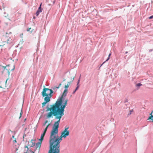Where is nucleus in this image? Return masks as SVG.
<instances>
[{
	"mask_svg": "<svg viewBox=\"0 0 153 153\" xmlns=\"http://www.w3.org/2000/svg\"><path fill=\"white\" fill-rule=\"evenodd\" d=\"M50 125V123H48L47 125V126H46V128H45V129H44V131H43V132L44 133H46V132L47 131V130L48 129V127H49V126Z\"/></svg>",
	"mask_w": 153,
	"mask_h": 153,
	"instance_id": "nucleus-12",
	"label": "nucleus"
},
{
	"mask_svg": "<svg viewBox=\"0 0 153 153\" xmlns=\"http://www.w3.org/2000/svg\"><path fill=\"white\" fill-rule=\"evenodd\" d=\"M2 88L1 86H0V88Z\"/></svg>",
	"mask_w": 153,
	"mask_h": 153,
	"instance_id": "nucleus-32",
	"label": "nucleus"
},
{
	"mask_svg": "<svg viewBox=\"0 0 153 153\" xmlns=\"http://www.w3.org/2000/svg\"><path fill=\"white\" fill-rule=\"evenodd\" d=\"M41 5L42 3H41L40 5V6L39 7L38 10H37L38 11H40V12H41L42 11V9L41 8Z\"/></svg>",
	"mask_w": 153,
	"mask_h": 153,
	"instance_id": "nucleus-16",
	"label": "nucleus"
},
{
	"mask_svg": "<svg viewBox=\"0 0 153 153\" xmlns=\"http://www.w3.org/2000/svg\"><path fill=\"white\" fill-rule=\"evenodd\" d=\"M9 131H11V130H9Z\"/></svg>",
	"mask_w": 153,
	"mask_h": 153,
	"instance_id": "nucleus-33",
	"label": "nucleus"
},
{
	"mask_svg": "<svg viewBox=\"0 0 153 153\" xmlns=\"http://www.w3.org/2000/svg\"><path fill=\"white\" fill-rule=\"evenodd\" d=\"M70 84L71 82H68L67 84L65 85V87L66 88L65 89H67V88H68L69 85Z\"/></svg>",
	"mask_w": 153,
	"mask_h": 153,
	"instance_id": "nucleus-15",
	"label": "nucleus"
},
{
	"mask_svg": "<svg viewBox=\"0 0 153 153\" xmlns=\"http://www.w3.org/2000/svg\"><path fill=\"white\" fill-rule=\"evenodd\" d=\"M111 55V53H110V54H109V55H108V59L106 60V61H108V59H109V57H110V56Z\"/></svg>",
	"mask_w": 153,
	"mask_h": 153,
	"instance_id": "nucleus-23",
	"label": "nucleus"
},
{
	"mask_svg": "<svg viewBox=\"0 0 153 153\" xmlns=\"http://www.w3.org/2000/svg\"><path fill=\"white\" fill-rule=\"evenodd\" d=\"M46 124H45V123H43V125H42V126L43 127V126H45Z\"/></svg>",
	"mask_w": 153,
	"mask_h": 153,
	"instance_id": "nucleus-27",
	"label": "nucleus"
},
{
	"mask_svg": "<svg viewBox=\"0 0 153 153\" xmlns=\"http://www.w3.org/2000/svg\"><path fill=\"white\" fill-rule=\"evenodd\" d=\"M19 145H18V147H17V148H16V150H18V148H19Z\"/></svg>",
	"mask_w": 153,
	"mask_h": 153,
	"instance_id": "nucleus-29",
	"label": "nucleus"
},
{
	"mask_svg": "<svg viewBox=\"0 0 153 153\" xmlns=\"http://www.w3.org/2000/svg\"><path fill=\"white\" fill-rule=\"evenodd\" d=\"M62 97H61L60 99L58 100L56 102L52 105H50V107H47L46 111H50L47 115V117L49 118L53 117V115L59 116V117L61 118L64 115V109L67 105L68 102V100H65V103L62 105L60 106L62 103Z\"/></svg>",
	"mask_w": 153,
	"mask_h": 153,
	"instance_id": "nucleus-1",
	"label": "nucleus"
},
{
	"mask_svg": "<svg viewBox=\"0 0 153 153\" xmlns=\"http://www.w3.org/2000/svg\"><path fill=\"white\" fill-rule=\"evenodd\" d=\"M35 140H32L29 143V145L31 147H33L35 145Z\"/></svg>",
	"mask_w": 153,
	"mask_h": 153,
	"instance_id": "nucleus-7",
	"label": "nucleus"
},
{
	"mask_svg": "<svg viewBox=\"0 0 153 153\" xmlns=\"http://www.w3.org/2000/svg\"><path fill=\"white\" fill-rule=\"evenodd\" d=\"M76 91H75V90L74 91V92H73V94H74Z\"/></svg>",
	"mask_w": 153,
	"mask_h": 153,
	"instance_id": "nucleus-30",
	"label": "nucleus"
},
{
	"mask_svg": "<svg viewBox=\"0 0 153 153\" xmlns=\"http://www.w3.org/2000/svg\"><path fill=\"white\" fill-rule=\"evenodd\" d=\"M53 92V91L52 89L45 88L42 92V95L43 97H47L50 100L52 96V94Z\"/></svg>",
	"mask_w": 153,
	"mask_h": 153,
	"instance_id": "nucleus-4",
	"label": "nucleus"
},
{
	"mask_svg": "<svg viewBox=\"0 0 153 153\" xmlns=\"http://www.w3.org/2000/svg\"><path fill=\"white\" fill-rule=\"evenodd\" d=\"M31 29V27H30V28H28L27 29V31H29Z\"/></svg>",
	"mask_w": 153,
	"mask_h": 153,
	"instance_id": "nucleus-25",
	"label": "nucleus"
},
{
	"mask_svg": "<svg viewBox=\"0 0 153 153\" xmlns=\"http://www.w3.org/2000/svg\"><path fill=\"white\" fill-rule=\"evenodd\" d=\"M42 142H41V141H39V142L37 143L36 145V149L38 148L39 149L40 148Z\"/></svg>",
	"mask_w": 153,
	"mask_h": 153,
	"instance_id": "nucleus-8",
	"label": "nucleus"
},
{
	"mask_svg": "<svg viewBox=\"0 0 153 153\" xmlns=\"http://www.w3.org/2000/svg\"><path fill=\"white\" fill-rule=\"evenodd\" d=\"M75 77V76H74L73 77L71 78V82L74 80Z\"/></svg>",
	"mask_w": 153,
	"mask_h": 153,
	"instance_id": "nucleus-22",
	"label": "nucleus"
},
{
	"mask_svg": "<svg viewBox=\"0 0 153 153\" xmlns=\"http://www.w3.org/2000/svg\"><path fill=\"white\" fill-rule=\"evenodd\" d=\"M68 90L67 89H65L61 97H62V100L63 99V97H65L66 96Z\"/></svg>",
	"mask_w": 153,
	"mask_h": 153,
	"instance_id": "nucleus-9",
	"label": "nucleus"
},
{
	"mask_svg": "<svg viewBox=\"0 0 153 153\" xmlns=\"http://www.w3.org/2000/svg\"><path fill=\"white\" fill-rule=\"evenodd\" d=\"M55 116V119H59V120L55 122L53 124L52 129L51 132L49 141H52L53 139H55L57 137V133L58 132V128L61 118H60L59 116L57 115Z\"/></svg>",
	"mask_w": 153,
	"mask_h": 153,
	"instance_id": "nucleus-3",
	"label": "nucleus"
},
{
	"mask_svg": "<svg viewBox=\"0 0 153 153\" xmlns=\"http://www.w3.org/2000/svg\"><path fill=\"white\" fill-rule=\"evenodd\" d=\"M23 114V111L22 110V108L21 109V112L20 113V116L19 117V119H20L22 117V116Z\"/></svg>",
	"mask_w": 153,
	"mask_h": 153,
	"instance_id": "nucleus-17",
	"label": "nucleus"
},
{
	"mask_svg": "<svg viewBox=\"0 0 153 153\" xmlns=\"http://www.w3.org/2000/svg\"><path fill=\"white\" fill-rule=\"evenodd\" d=\"M4 68V71L7 70L8 75L10 74V72L14 70L15 69V66L14 65H8L6 67H3Z\"/></svg>",
	"mask_w": 153,
	"mask_h": 153,
	"instance_id": "nucleus-5",
	"label": "nucleus"
},
{
	"mask_svg": "<svg viewBox=\"0 0 153 153\" xmlns=\"http://www.w3.org/2000/svg\"><path fill=\"white\" fill-rule=\"evenodd\" d=\"M25 148L27 149V152H25V153H29V151L30 152H31V153H34V152L31 151L30 150H29V148H28L27 146H26L25 147Z\"/></svg>",
	"mask_w": 153,
	"mask_h": 153,
	"instance_id": "nucleus-13",
	"label": "nucleus"
},
{
	"mask_svg": "<svg viewBox=\"0 0 153 153\" xmlns=\"http://www.w3.org/2000/svg\"><path fill=\"white\" fill-rule=\"evenodd\" d=\"M65 79H64L63 80V81H65Z\"/></svg>",
	"mask_w": 153,
	"mask_h": 153,
	"instance_id": "nucleus-31",
	"label": "nucleus"
},
{
	"mask_svg": "<svg viewBox=\"0 0 153 153\" xmlns=\"http://www.w3.org/2000/svg\"><path fill=\"white\" fill-rule=\"evenodd\" d=\"M0 46H1V45H0Z\"/></svg>",
	"mask_w": 153,
	"mask_h": 153,
	"instance_id": "nucleus-34",
	"label": "nucleus"
},
{
	"mask_svg": "<svg viewBox=\"0 0 153 153\" xmlns=\"http://www.w3.org/2000/svg\"><path fill=\"white\" fill-rule=\"evenodd\" d=\"M79 87V85H77V86L76 87V88L75 90V91H76L78 90Z\"/></svg>",
	"mask_w": 153,
	"mask_h": 153,
	"instance_id": "nucleus-21",
	"label": "nucleus"
},
{
	"mask_svg": "<svg viewBox=\"0 0 153 153\" xmlns=\"http://www.w3.org/2000/svg\"><path fill=\"white\" fill-rule=\"evenodd\" d=\"M79 81H80V78L79 79L77 82V85H79L78 84L79 82Z\"/></svg>",
	"mask_w": 153,
	"mask_h": 153,
	"instance_id": "nucleus-26",
	"label": "nucleus"
},
{
	"mask_svg": "<svg viewBox=\"0 0 153 153\" xmlns=\"http://www.w3.org/2000/svg\"><path fill=\"white\" fill-rule=\"evenodd\" d=\"M61 84L60 83L59 84V85L58 87L54 86L52 88V89L53 90H56L57 89L59 88L60 86H61Z\"/></svg>",
	"mask_w": 153,
	"mask_h": 153,
	"instance_id": "nucleus-14",
	"label": "nucleus"
},
{
	"mask_svg": "<svg viewBox=\"0 0 153 153\" xmlns=\"http://www.w3.org/2000/svg\"><path fill=\"white\" fill-rule=\"evenodd\" d=\"M44 100L45 102H43L42 104V107L44 106L46 103L49 102L50 100H49V99L47 97H45Z\"/></svg>",
	"mask_w": 153,
	"mask_h": 153,
	"instance_id": "nucleus-6",
	"label": "nucleus"
},
{
	"mask_svg": "<svg viewBox=\"0 0 153 153\" xmlns=\"http://www.w3.org/2000/svg\"><path fill=\"white\" fill-rule=\"evenodd\" d=\"M40 12L39 11H38V10L37 11V12L36 13V15L37 16H38L39 15Z\"/></svg>",
	"mask_w": 153,
	"mask_h": 153,
	"instance_id": "nucleus-20",
	"label": "nucleus"
},
{
	"mask_svg": "<svg viewBox=\"0 0 153 153\" xmlns=\"http://www.w3.org/2000/svg\"><path fill=\"white\" fill-rule=\"evenodd\" d=\"M68 127L65 128V130L62 132L60 137L58 136L55 139H53L52 141H49L50 149L48 153H59V143L62 140V138H65L69 134V131L68 130Z\"/></svg>",
	"mask_w": 153,
	"mask_h": 153,
	"instance_id": "nucleus-2",
	"label": "nucleus"
},
{
	"mask_svg": "<svg viewBox=\"0 0 153 153\" xmlns=\"http://www.w3.org/2000/svg\"><path fill=\"white\" fill-rule=\"evenodd\" d=\"M152 112L153 111H152L151 113L150 114V115H151V116L149 117L148 120H152L151 122H153V119L152 118L153 117V115H152Z\"/></svg>",
	"mask_w": 153,
	"mask_h": 153,
	"instance_id": "nucleus-11",
	"label": "nucleus"
},
{
	"mask_svg": "<svg viewBox=\"0 0 153 153\" xmlns=\"http://www.w3.org/2000/svg\"><path fill=\"white\" fill-rule=\"evenodd\" d=\"M12 138L13 139V143H16L17 141L16 140V138H14V135H13L12 136Z\"/></svg>",
	"mask_w": 153,
	"mask_h": 153,
	"instance_id": "nucleus-18",
	"label": "nucleus"
},
{
	"mask_svg": "<svg viewBox=\"0 0 153 153\" xmlns=\"http://www.w3.org/2000/svg\"><path fill=\"white\" fill-rule=\"evenodd\" d=\"M142 85V84L140 83H137L136 85V86L137 87L140 86Z\"/></svg>",
	"mask_w": 153,
	"mask_h": 153,
	"instance_id": "nucleus-19",
	"label": "nucleus"
},
{
	"mask_svg": "<svg viewBox=\"0 0 153 153\" xmlns=\"http://www.w3.org/2000/svg\"><path fill=\"white\" fill-rule=\"evenodd\" d=\"M45 134L46 133L43 132V133L42 134L41 136V138L40 139H39V141H41V142L44 139V137L45 136Z\"/></svg>",
	"mask_w": 153,
	"mask_h": 153,
	"instance_id": "nucleus-10",
	"label": "nucleus"
},
{
	"mask_svg": "<svg viewBox=\"0 0 153 153\" xmlns=\"http://www.w3.org/2000/svg\"><path fill=\"white\" fill-rule=\"evenodd\" d=\"M48 120H46L45 122H44L45 123V124H46L47 123H48Z\"/></svg>",
	"mask_w": 153,
	"mask_h": 153,
	"instance_id": "nucleus-28",
	"label": "nucleus"
},
{
	"mask_svg": "<svg viewBox=\"0 0 153 153\" xmlns=\"http://www.w3.org/2000/svg\"><path fill=\"white\" fill-rule=\"evenodd\" d=\"M153 18V15L152 16H150V17H149V19H151Z\"/></svg>",
	"mask_w": 153,
	"mask_h": 153,
	"instance_id": "nucleus-24",
	"label": "nucleus"
}]
</instances>
